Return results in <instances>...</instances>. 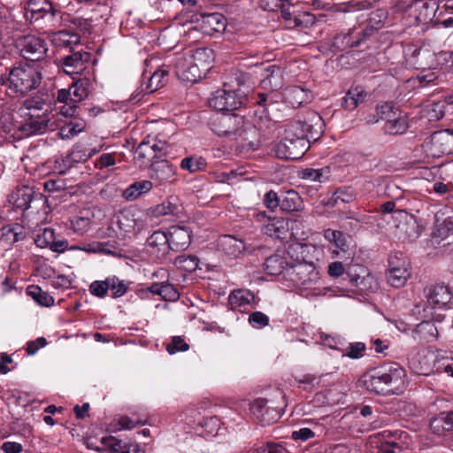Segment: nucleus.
<instances>
[{"instance_id": "obj_1", "label": "nucleus", "mask_w": 453, "mask_h": 453, "mask_svg": "<svg viewBox=\"0 0 453 453\" xmlns=\"http://www.w3.org/2000/svg\"><path fill=\"white\" fill-rule=\"evenodd\" d=\"M316 248L310 244L296 243L288 250L293 260L287 268V276L296 286L310 288L319 280V273L314 264Z\"/></svg>"}, {"instance_id": "obj_28", "label": "nucleus", "mask_w": 453, "mask_h": 453, "mask_svg": "<svg viewBox=\"0 0 453 453\" xmlns=\"http://www.w3.org/2000/svg\"><path fill=\"white\" fill-rule=\"evenodd\" d=\"M147 289L153 295L160 296L165 301H176L180 296L175 286L169 283L168 280L163 282H154Z\"/></svg>"}, {"instance_id": "obj_51", "label": "nucleus", "mask_w": 453, "mask_h": 453, "mask_svg": "<svg viewBox=\"0 0 453 453\" xmlns=\"http://www.w3.org/2000/svg\"><path fill=\"white\" fill-rule=\"evenodd\" d=\"M107 281L108 290L111 291L113 298L123 296L128 289V284L116 276L108 277Z\"/></svg>"}, {"instance_id": "obj_36", "label": "nucleus", "mask_w": 453, "mask_h": 453, "mask_svg": "<svg viewBox=\"0 0 453 453\" xmlns=\"http://www.w3.org/2000/svg\"><path fill=\"white\" fill-rule=\"evenodd\" d=\"M414 338L420 341L431 342L437 336V328L433 322L422 321L413 330Z\"/></svg>"}, {"instance_id": "obj_38", "label": "nucleus", "mask_w": 453, "mask_h": 453, "mask_svg": "<svg viewBox=\"0 0 453 453\" xmlns=\"http://www.w3.org/2000/svg\"><path fill=\"white\" fill-rule=\"evenodd\" d=\"M397 109L394 107L392 103H383L381 104L377 105L376 107V114L377 116H369L367 119L368 123H376L380 119L386 120L388 122L395 115H396Z\"/></svg>"}, {"instance_id": "obj_27", "label": "nucleus", "mask_w": 453, "mask_h": 453, "mask_svg": "<svg viewBox=\"0 0 453 453\" xmlns=\"http://www.w3.org/2000/svg\"><path fill=\"white\" fill-rule=\"evenodd\" d=\"M244 453H290L283 442L273 441H257L250 444L244 450Z\"/></svg>"}, {"instance_id": "obj_53", "label": "nucleus", "mask_w": 453, "mask_h": 453, "mask_svg": "<svg viewBox=\"0 0 453 453\" xmlns=\"http://www.w3.org/2000/svg\"><path fill=\"white\" fill-rule=\"evenodd\" d=\"M54 230L50 227H45L34 234L35 244L39 248H50L54 239Z\"/></svg>"}, {"instance_id": "obj_9", "label": "nucleus", "mask_w": 453, "mask_h": 453, "mask_svg": "<svg viewBox=\"0 0 453 453\" xmlns=\"http://www.w3.org/2000/svg\"><path fill=\"white\" fill-rule=\"evenodd\" d=\"M305 139H293L285 134L283 139L276 145L275 154L278 157L286 160H298L310 148Z\"/></svg>"}, {"instance_id": "obj_39", "label": "nucleus", "mask_w": 453, "mask_h": 453, "mask_svg": "<svg viewBox=\"0 0 453 453\" xmlns=\"http://www.w3.org/2000/svg\"><path fill=\"white\" fill-rule=\"evenodd\" d=\"M372 7V3L368 0H350L334 6L335 12L348 13L368 10Z\"/></svg>"}, {"instance_id": "obj_32", "label": "nucleus", "mask_w": 453, "mask_h": 453, "mask_svg": "<svg viewBox=\"0 0 453 453\" xmlns=\"http://www.w3.org/2000/svg\"><path fill=\"white\" fill-rule=\"evenodd\" d=\"M147 245L151 249V252L157 253L158 256L160 252L164 255L165 250L169 249L168 234L163 231H155L147 239Z\"/></svg>"}, {"instance_id": "obj_31", "label": "nucleus", "mask_w": 453, "mask_h": 453, "mask_svg": "<svg viewBox=\"0 0 453 453\" xmlns=\"http://www.w3.org/2000/svg\"><path fill=\"white\" fill-rule=\"evenodd\" d=\"M92 81L88 77L79 78L70 88L73 98L71 103H78L87 98L91 91Z\"/></svg>"}, {"instance_id": "obj_7", "label": "nucleus", "mask_w": 453, "mask_h": 453, "mask_svg": "<svg viewBox=\"0 0 453 453\" xmlns=\"http://www.w3.org/2000/svg\"><path fill=\"white\" fill-rule=\"evenodd\" d=\"M245 93L237 90L219 89L209 98V106L217 111H230L239 109L245 103Z\"/></svg>"}, {"instance_id": "obj_8", "label": "nucleus", "mask_w": 453, "mask_h": 453, "mask_svg": "<svg viewBox=\"0 0 453 453\" xmlns=\"http://www.w3.org/2000/svg\"><path fill=\"white\" fill-rule=\"evenodd\" d=\"M250 411L261 426L274 424L282 415L283 406L276 405L273 399L258 398L250 405Z\"/></svg>"}, {"instance_id": "obj_16", "label": "nucleus", "mask_w": 453, "mask_h": 453, "mask_svg": "<svg viewBox=\"0 0 453 453\" xmlns=\"http://www.w3.org/2000/svg\"><path fill=\"white\" fill-rule=\"evenodd\" d=\"M28 64L19 63L14 65L9 74L11 88L15 92L25 96L28 93Z\"/></svg>"}, {"instance_id": "obj_59", "label": "nucleus", "mask_w": 453, "mask_h": 453, "mask_svg": "<svg viewBox=\"0 0 453 453\" xmlns=\"http://www.w3.org/2000/svg\"><path fill=\"white\" fill-rule=\"evenodd\" d=\"M189 345L185 342L182 336H173L171 342L166 345V350L170 355L179 351H187Z\"/></svg>"}, {"instance_id": "obj_2", "label": "nucleus", "mask_w": 453, "mask_h": 453, "mask_svg": "<svg viewBox=\"0 0 453 453\" xmlns=\"http://www.w3.org/2000/svg\"><path fill=\"white\" fill-rule=\"evenodd\" d=\"M211 128L219 136L238 141L243 148L255 150L257 146L258 130L239 114L216 115L211 119Z\"/></svg>"}, {"instance_id": "obj_61", "label": "nucleus", "mask_w": 453, "mask_h": 453, "mask_svg": "<svg viewBox=\"0 0 453 453\" xmlns=\"http://www.w3.org/2000/svg\"><path fill=\"white\" fill-rule=\"evenodd\" d=\"M403 445L402 441H388L380 442L378 447V453H402Z\"/></svg>"}, {"instance_id": "obj_19", "label": "nucleus", "mask_w": 453, "mask_h": 453, "mask_svg": "<svg viewBox=\"0 0 453 453\" xmlns=\"http://www.w3.org/2000/svg\"><path fill=\"white\" fill-rule=\"evenodd\" d=\"M175 175V168L167 160L153 161L150 165V177L158 185L171 181Z\"/></svg>"}, {"instance_id": "obj_41", "label": "nucleus", "mask_w": 453, "mask_h": 453, "mask_svg": "<svg viewBox=\"0 0 453 453\" xmlns=\"http://www.w3.org/2000/svg\"><path fill=\"white\" fill-rule=\"evenodd\" d=\"M411 273L405 268H388L387 280L394 288L404 286Z\"/></svg>"}, {"instance_id": "obj_33", "label": "nucleus", "mask_w": 453, "mask_h": 453, "mask_svg": "<svg viewBox=\"0 0 453 453\" xmlns=\"http://www.w3.org/2000/svg\"><path fill=\"white\" fill-rule=\"evenodd\" d=\"M45 15L53 16V7L47 0H30V23L38 20Z\"/></svg>"}, {"instance_id": "obj_63", "label": "nucleus", "mask_w": 453, "mask_h": 453, "mask_svg": "<svg viewBox=\"0 0 453 453\" xmlns=\"http://www.w3.org/2000/svg\"><path fill=\"white\" fill-rule=\"evenodd\" d=\"M249 323L255 328H263L269 324V318L262 311H254L249 316Z\"/></svg>"}, {"instance_id": "obj_18", "label": "nucleus", "mask_w": 453, "mask_h": 453, "mask_svg": "<svg viewBox=\"0 0 453 453\" xmlns=\"http://www.w3.org/2000/svg\"><path fill=\"white\" fill-rule=\"evenodd\" d=\"M169 249L173 251L185 250L191 242V232L184 226H173L168 232Z\"/></svg>"}, {"instance_id": "obj_29", "label": "nucleus", "mask_w": 453, "mask_h": 453, "mask_svg": "<svg viewBox=\"0 0 453 453\" xmlns=\"http://www.w3.org/2000/svg\"><path fill=\"white\" fill-rule=\"evenodd\" d=\"M367 96L365 90L359 86L351 88L342 99V107L346 111H354L363 103Z\"/></svg>"}, {"instance_id": "obj_13", "label": "nucleus", "mask_w": 453, "mask_h": 453, "mask_svg": "<svg viewBox=\"0 0 453 453\" xmlns=\"http://www.w3.org/2000/svg\"><path fill=\"white\" fill-rule=\"evenodd\" d=\"M285 134L293 139H305L307 142L316 141L319 132L306 120L295 119L290 121L285 129Z\"/></svg>"}, {"instance_id": "obj_20", "label": "nucleus", "mask_w": 453, "mask_h": 453, "mask_svg": "<svg viewBox=\"0 0 453 453\" xmlns=\"http://www.w3.org/2000/svg\"><path fill=\"white\" fill-rule=\"evenodd\" d=\"M219 250L226 256L236 257L245 249L244 242L230 234H224L219 237L217 241Z\"/></svg>"}, {"instance_id": "obj_4", "label": "nucleus", "mask_w": 453, "mask_h": 453, "mask_svg": "<svg viewBox=\"0 0 453 453\" xmlns=\"http://www.w3.org/2000/svg\"><path fill=\"white\" fill-rule=\"evenodd\" d=\"M256 221L261 224V231L270 237L286 241L291 239L290 221L281 217H271L265 211L255 215Z\"/></svg>"}, {"instance_id": "obj_55", "label": "nucleus", "mask_w": 453, "mask_h": 453, "mask_svg": "<svg viewBox=\"0 0 453 453\" xmlns=\"http://www.w3.org/2000/svg\"><path fill=\"white\" fill-rule=\"evenodd\" d=\"M324 236L326 240L333 242L335 245V247L339 248L343 251L348 247L345 234L341 231L326 229L325 231Z\"/></svg>"}, {"instance_id": "obj_62", "label": "nucleus", "mask_w": 453, "mask_h": 453, "mask_svg": "<svg viewBox=\"0 0 453 453\" xmlns=\"http://www.w3.org/2000/svg\"><path fill=\"white\" fill-rule=\"evenodd\" d=\"M58 40L60 44L65 48H70V50H73V44H79L80 36L77 34H70L66 31H60L58 33Z\"/></svg>"}, {"instance_id": "obj_10", "label": "nucleus", "mask_w": 453, "mask_h": 453, "mask_svg": "<svg viewBox=\"0 0 453 453\" xmlns=\"http://www.w3.org/2000/svg\"><path fill=\"white\" fill-rule=\"evenodd\" d=\"M91 55L87 51L70 50V54L57 60L58 66L67 75L75 80L74 75L81 74L90 61Z\"/></svg>"}, {"instance_id": "obj_21", "label": "nucleus", "mask_w": 453, "mask_h": 453, "mask_svg": "<svg viewBox=\"0 0 453 453\" xmlns=\"http://www.w3.org/2000/svg\"><path fill=\"white\" fill-rule=\"evenodd\" d=\"M311 93L301 86H290L284 91L285 102L292 108H297L311 100Z\"/></svg>"}, {"instance_id": "obj_35", "label": "nucleus", "mask_w": 453, "mask_h": 453, "mask_svg": "<svg viewBox=\"0 0 453 453\" xmlns=\"http://www.w3.org/2000/svg\"><path fill=\"white\" fill-rule=\"evenodd\" d=\"M303 207V200L299 194L294 190L287 191L280 198V209L283 211H298Z\"/></svg>"}, {"instance_id": "obj_22", "label": "nucleus", "mask_w": 453, "mask_h": 453, "mask_svg": "<svg viewBox=\"0 0 453 453\" xmlns=\"http://www.w3.org/2000/svg\"><path fill=\"white\" fill-rule=\"evenodd\" d=\"M283 72L277 65H270L265 72L260 85L264 89L274 91L282 88Z\"/></svg>"}, {"instance_id": "obj_40", "label": "nucleus", "mask_w": 453, "mask_h": 453, "mask_svg": "<svg viewBox=\"0 0 453 453\" xmlns=\"http://www.w3.org/2000/svg\"><path fill=\"white\" fill-rule=\"evenodd\" d=\"M408 127L409 126L405 117L397 113L388 122L385 123L384 130L386 134L396 135L405 133Z\"/></svg>"}, {"instance_id": "obj_6", "label": "nucleus", "mask_w": 453, "mask_h": 453, "mask_svg": "<svg viewBox=\"0 0 453 453\" xmlns=\"http://www.w3.org/2000/svg\"><path fill=\"white\" fill-rule=\"evenodd\" d=\"M42 64L30 65V73H33L32 77H30V111L32 112H43V110L47 107H51V96L46 89L32 92L41 84L42 79Z\"/></svg>"}, {"instance_id": "obj_60", "label": "nucleus", "mask_w": 453, "mask_h": 453, "mask_svg": "<svg viewBox=\"0 0 453 453\" xmlns=\"http://www.w3.org/2000/svg\"><path fill=\"white\" fill-rule=\"evenodd\" d=\"M365 349L366 347L364 342H351L349 344L346 352H344L342 356L348 357L351 359H358L364 356Z\"/></svg>"}, {"instance_id": "obj_44", "label": "nucleus", "mask_w": 453, "mask_h": 453, "mask_svg": "<svg viewBox=\"0 0 453 453\" xmlns=\"http://www.w3.org/2000/svg\"><path fill=\"white\" fill-rule=\"evenodd\" d=\"M134 158L141 163L142 165H148L150 162L156 161L154 159L153 147H150V140H143L135 150Z\"/></svg>"}, {"instance_id": "obj_37", "label": "nucleus", "mask_w": 453, "mask_h": 453, "mask_svg": "<svg viewBox=\"0 0 453 453\" xmlns=\"http://www.w3.org/2000/svg\"><path fill=\"white\" fill-rule=\"evenodd\" d=\"M357 196V193L351 187L340 188L333 193L327 205L336 206L339 201L344 203H349L354 202Z\"/></svg>"}, {"instance_id": "obj_11", "label": "nucleus", "mask_w": 453, "mask_h": 453, "mask_svg": "<svg viewBox=\"0 0 453 453\" xmlns=\"http://www.w3.org/2000/svg\"><path fill=\"white\" fill-rule=\"evenodd\" d=\"M174 71L181 81L195 83L200 80V71L195 67L190 52L175 58Z\"/></svg>"}, {"instance_id": "obj_25", "label": "nucleus", "mask_w": 453, "mask_h": 453, "mask_svg": "<svg viewBox=\"0 0 453 453\" xmlns=\"http://www.w3.org/2000/svg\"><path fill=\"white\" fill-rule=\"evenodd\" d=\"M195 67L200 71V79L205 75L214 59L213 51L208 48H199L190 53Z\"/></svg>"}, {"instance_id": "obj_42", "label": "nucleus", "mask_w": 453, "mask_h": 453, "mask_svg": "<svg viewBox=\"0 0 453 453\" xmlns=\"http://www.w3.org/2000/svg\"><path fill=\"white\" fill-rule=\"evenodd\" d=\"M9 202L13 204L15 208L26 211L28 209V188L27 186L17 188L10 196Z\"/></svg>"}, {"instance_id": "obj_30", "label": "nucleus", "mask_w": 453, "mask_h": 453, "mask_svg": "<svg viewBox=\"0 0 453 453\" xmlns=\"http://www.w3.org/2000/svg\"><path fill=\"white\" fill-rule=\"evenodd\" d=\"M403 237L408 240H416L421 234V226L416 217L405 212V219L397 226Z\"/></svg>"}, {"instance_id": "obj_43", "label": "nucleus", "mask_w": 453, "mask_h": 453, "mask_svg": "<svg viewBox=\"0 0 453 453\" xmlns=\"http://www.w3.org/2000/svg\"><path fill=\"white\" fill-rule=\"evenodd\" d=\"M429 426L432 433L440 436H444L449 433L453 432L451 426H449L447 418L445 417L444 411L433 418L430 420Z\"/></svg>"}, {"instance_id": "obj_5", "label": "nucleus", "mask_w": 453, "mask_h": 453, "mask_svg": "<svg viewBox=\"0 0 453 453\" xmlns=\"http://www.w3.org/2000/svg\"><path fill=\"white\" fill-rule=\"evenodd\" d=\"M427 156L440 157L453 153V129H443L433 133L423 144Z\"/></svg>"}, {"instance_id": "obj_15", "label": "nucleus", "mask_w": 453, "mask_h": 453, "mask_svg": "<svg viewBox=\"0 0 453 453\" xmlns=\"http://www.w3.org/2000/svg\"><path fill=\"white\" fill-rule=\"evenodd\" d=\"M438 9L437 0H413L410 5L411 14L423 24L432 21Z\"/></svg>"}, {"instance_id": "obj_58", "label": "nucleus", "mask_w": 453, "mask_h": 453, "mask_svg": "<svg viewBox=\"0 0 453 453\" xmlns=\"http://www.w3.org/2000/svg\"><path fill=\"white\" fill-rule=\"evenodd\" d=\"M167 75L165 70H157L150 77L149 83L146 87L147 93H152L163 86V79Z\"/></svg>"}, {"instance_id": "obj_64", "label": "nucleus", "mask_w": 453, "mask_h": 453, "mask_svg": "<svg viewBox=\"0 0 453 453\" xmlns=\"http://www.w3.org/2000/svg\"><path fill=\"white\" fill-rule=\"evenodd\" d=\"M179 212L178 205L171 201H165L154 209L156 216H163L168 214H177Z\"/></svg>"}, {"instance_id": "obj_14", "label": "nucleus", "mask_w": 453, "mask_h": 453, "mask_svg": "<svg viewBox=\"0 0 453 453\" xmlns=\"http://www.w3.org/2000/svg\"><path fill=\"white\" fill-rule=\"evenodd\" d=\"M427 303L435 308H444L453 300V294L447 285L434 284L425 289Z\"/></svg>"}, {"instance_id": "obj_57", "label": "nucleus", "mask_w": 453, "mask_h": 453, "mask_svg": "<svg viewBox=\"0 0 453 453\" xmlns=\"http://www.w3.org/2000/svg\"><path fill=\"white\" fill-rule=\"evenodd\" d=\"M101 443L112 453H122L127 441L114 436H105L101 439Z\"/></svg>"}, {"instance_id": "obj_47", "label": "nucleus", "mask_w": 453, "mask_h": 453, "mask_svg": "<svg viewBox=\"0 0 453 453\" xmlns=\"http://www.w3.org/2000/svg\"><path fill=\"white\" fill-rule=\"evenodd\" d=\"M228 300L232 308L236 309L250 303V302L254 300V295L248 290L236 289L230 294Z\"/></svg>"}, {"instance_id": "obj_54", "label": "nucleus", "mask_w": 453, "mask_h": 453, "mask_svg": "<svg viewBox=\"0 0 453 453\" xmlns=\"http://www.w3.org/2000/svg\"><path fill=\"white\" fill-rule=\"evenodd\" d=\"M117 224L125 233H132L135 229V219L130 211L120 212L117 216Z\"/></svg>"}, {"instance_id": "obj_26", "label": "nucleus", "mask_w": 453, "mask_h": 453, "mask_svg": "<svg viewBox=\"0 0 453 453\" xmlns=\"http://www.w3.org/2000/svg\"><path fill=\"white\" fill-rule=\"evenodd\" d=\"M289 264L287 261L286 257L283 254H273L268 257L265 263L264 268L265 271L270 275H280L283 274L284 278H288L285 276V273L287 268H288Z\"/></svg>"}, {"instance_id": "obj_17", "label": "nucleus", "mask_w": 453, "mask_h": 453, "mask_svg": "<svg viewBox=\"0 0 453 453\" xmlns=\"http://www.w3.org/2000/svg\"><path fill=\"white\" fill-rule=\"evenodd\" d=\"M197 21L200 22V27L203 33L209 35L222 32L226 28V19L221 13L219 12H202L199 14Z\"/></svg>"}, {"instance_id": "obj_34", "label": "nucleus", "mask_w": 453, "mask_h": 453, "mask_svg": "<svg viewBox=\"0 0 453 453\" xmlns=\"http://www.w3.org/2000/svg\"><path fill=\"white\" fill-rule=\"evenodd\" d=\"M47 50V44L42 38L30 35V63L43 61Z\"/></svg>"}, {"instance_id": "obj_23", "label": "nucleus", "mask_w": 453, "mask_h": 453, "mask_svg": "<svg viewBox=\"0 0 453 453\" xmlns=\"http://www.w3.org/2000/svg\"><path fill=\"white\" fill-rule=\"evenodd\" d=\"M50 114L51 107H47L43 112L30 111V135L42 134L48 131Z\"/></svg>"}, {"instance_id": "obj_56", "label": "nucleus", "mask_w": 453, "mask_h": 453, "mask_svg": "<svg viewBox=\"0 0 453 453\" xmlns=\"http://www.w3.org/2000/svg\"><path fill=\"white\" fill-rule=\"evenodd\" d=\"M205 161L202 157H188L181 160L180 167L193 173L202 170L205 166Z\"/></svg>"}, {"instance_id": "obj_49", "label": "nucleus", "mask_w": 453, "mask_h": 453, "mask_svg": "<svg viewBox=\"0 0 453 453\" xmlns=\"http://www.w3.org/2000/svg\"><path fill=\"white\" fill-rule=\"evenodd\" d=\"M92 156L91 153H86L83 150L76 147L65 158L62 159L65 169L73 167V163L85 162Z\"/></svg>"}, {"instance_id": "obj_45", "label": "nucleus", "mask_w": 453, "mask_h": 453, "mask_svg": "<svg viewBox=\"0 0 453 453\" xmlns=\"http://www.w3.org/2000/svg\"><path fill=\"white\" fill-rule=\"evenodd\" d=\"M203 431L201 434L203 437H214L219 434V431L220 429L221 422L219 418L215 416L203 418V420L199 423Z\"/></svg>"}, {"instance_id": "obj_52", "label": "nucleus", "mask_w": 453, "mask_h": 453, "mask_svg": "<svg viewBox=\"0 0 453 453\" xmlns=\"http://www.w3.org/2000/svg\"><path fill=\"white\" fill-rule=\"evenodd\" d=\"M450 105L445 101H439L429 105L427 109V118L430 121H438L441 119Z\"/></svg>"}, {"instance_id": "obj_3", "label": "nucleus", "mask_w": 453, "mask_h": 453, "mask_svg": "<svg viewBox=\"0 0 453 453\" xmlns=\"http://www.w3.org/2000/svg\"><path fill=\"white\" fill-rule=\"evenodd\" d=\"M360 382L377 395H399L406 387V372L399 365L391 364L370 370L361 377Z\"/></svg>"}, {"instance_id": "obj_50", "label": "nucleus", "mask_w": 453, "mask_h": 453, "mask_svg": "<svg viewBox=\"0 0 453 453\" xmlns=\"http://www.w3.org/2000/svg\"><path fill=\"white\" fill-rule=\"evenodd\" d=\"M354 285L362 292H374L378 288V282L376 279L371 275L360 277L357 276L352 280Z\"/></svg>"}, {"instance_id": "obj_48", "label": "nucleus", "mask_w": 453, "mask_h": 453, "mask_svg": "<svg viewBox=\"0 0 453 453\" xmlns=\"http://www.w3.org/2000/svg\"><path fill=\"white\" fill-rule=\"evenodd\" d=\"M30 297L42 307H50L54 304V298L36 285H30Z\"/></svg>"}, {"instance_id": "obj_24", "label": "nucleus", "mask_w": 453, "mask_h": 453, "mask_svg": "<svg viewBox=\"0 0 453 453\" xmlns=\"http://www.w3.org/2000/svg\"><path fill=\"white\" fill-rule=\"evenodd\" d=\"M388 15V11L384 8H379L372 12L366 19L365 28L361 31L364 37L367 39L373 32L381 29L384 27Z\"/></svg>"}, {"instance_id": "obj_46", "label": "nucleus", "mask_w": 453, "mask_h": 453, "mask_svg": "<svg viewBox=\"0 0 453 453\" xmlns=\"http://www.w3.org/2000/svg\"><path fill=\"white\" fill-rule=\"evenodd\" d=\"M173 265L185 272H195L199 265V258L195 255H180L175 257Z\"/></svg>"}, {"instance_id": "obj_12", "label": "nucleus", "mask_w": 453, "mask_h": 453, "mask_svg": "<svg viewBox=\"0 0 453 453\" xmlns=\"http://www.w3.org/2000/svg\"><path fill=\"white\" fill-rule=\"evenodd\" d=\"M365 40L362 32L355 34V29L349 28L347 32H341L333 37L330 50L334 53L343 51L359 46Z\"/></svg>"}]
</instances>
